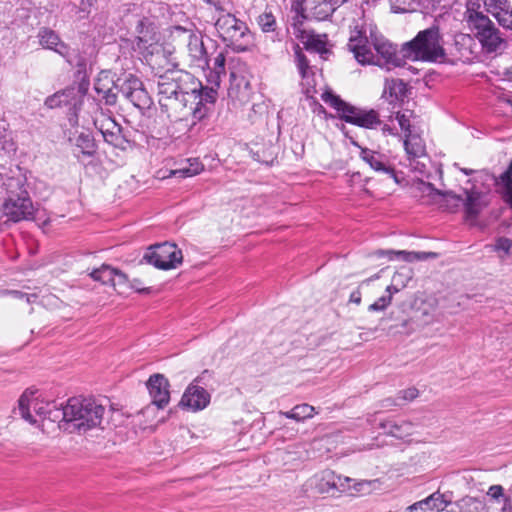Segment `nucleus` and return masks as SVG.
I'll use <instances>...</instances> for the list:
<instances>
[{
  "instance_id": "1",
  "label": "nucleus",
  "mask_w": 512,
  "mask_h": 512,
  "mask_svg": "<svg viewBox=\"0 0 512 512\" xmlns=\"http://www.w3.org/2000/svg\"><path fill=\"white\" fill-rule=\"evenodd\" d=\"M198 86L199 81L192 74L179 69H169L157 79L162 110L171 120L185 122L187 130L201 120V111L198 108H188V102L197 98L195 92Z\"/></svg>"
},
{
  "instance_id": "22",
  "label": "nucleus",
  "mask_w": 512,
  "mask_h": 512,
  "mask_svg": "<svg viewBox=\"0 0 512 512\" xmlns=\"http://www.w3.org/2000/svg\"><path fill=\"white\" fill-rule=\"evenodd\" d=\"M376 254L379 257L386 255L389 260L400 259L405 262L425 261L427 259H435L438 257V254L435 252H410L405 250H379Z\"/></svg>"
},
{
  "instance_id": "3",
  "label": "nucleus",
  "mask_w": 512,
  "mask_h": 512,
  "mask_svg": "<svg viewBox=\"0 0 512 512\" xmlns=\"http://www.w3.org/2000/svg\"><path fill=\"white\" fill-rule=\"evenodd\" d=\"M106 409L94 399L70 398L62 410L52 411V421L59 422V427L70 432L85 433L99 427L105 428Z\"/></svg>"
},
{
  "instance_id": "64",
  "label": "nucleus",
  "mask_w": 512,
  "mask_h": 512,
  "mask_svg": "<svg viewBox=\"0 0 512 512\" xmlns=\"http://www.w3.org/2000/svg\"><path fill=\"white\" fill-rule=\"evenodd\" d=\"M92 1L93 0H82V2H81V9L83 11H86L87 7L92 5Z\"/></svg>"
},
{
  "instance_id": "56",
  "label": "nucleus",
  "mask_w": 512,
  "mask_h": 512,
  "mask_svg": "<svg viewBox=\"0 0 512 512\" xmlns=\"http://www.w3.org/2000/svg\"><path fill=\"white\" fill-rule=\"evenodd\" d=\"M440 0H416V3L419 7L424 9L434 8Z\"/></svg>"
},
{
  "instance_id": "18",
  "label": "nucleus",
  "mask_w": 512,
  "mask_h": 512,
  "mask_svg": "<svg viewBox=\"0 0 512 512\" xmlns=\"http://www.w3.org/2000/svg\"><path fill=\"white\" fill-rule=\"evenodd\" d=\"M451 500L446 499L444 494L435 492L427 498L408 506L405 512H441Z\"/></svg>"
},
{
  "instance_id": "61",
  "label": "nucleus",
  "mask_w": 512,
  "mask_h": 512,
  "mask_svg": "<svg viewBox=\"0 0 512 512\" xmlns=\"http://www.w3.org/2000/svg\"><path fill=\"white\" fill-rule=\"evenodd\" d=\"M502 512H512V499L506 498L502 507Z\"/></svg>"
},
{
  "instance_id": "11",
  "label": "nucleus",
  "mask_w": 512,
  "mask_h": 512,
  "mask_svg": "<svg viewBox=\"0 0 512 512\" xmlns=\"http://www.w3.org/2000/svg\"><path fill=\"white\" fill-rule=\"evenodd\" d=\"M4 215L13 222L32 219L34 207L26 191L9 197L3 204Z\"/></svg>"
},
{
  "instance_id": "5",
  "label": "nucleus",
  "mask_w": 512,
  "mask_h": 512,
  "mask_svg": "<svg viewBox=\"0 0 512 512\" xmlns=\"http://www.w3.org/2000/svg\"><path fill=\"white\" fill-rule=\"evenodd\" d=\"M403 56L412 60L435 62L444 58V48L439 29L431 27L420 31L410 42L403 45Z\"/></svg>"
},
{
  "instance_id": "59",
  "label": "nucleus",
  "mask_w": 512,
  "mask_h": 512,
  "mask_svg": "<svg viewBox=\"0 0 512 512\" xmlns=\"http://www.w3.org/2000/svg\"><path fill=\"white\" fill-rule=\"evenodd\" d=\"M350 302L359 305L361 303V292L359 290H355L350 295Z\"/></svg>"
},
{
  "instance_id": "36",
  "label": "nucleus",
  "mask_w": 512,
  "mask_h": 512,
  "mask_svg": "<svg viewBox=\"0 0 512 512\" xmlns=\"http://www.w3.org/2000/svg\"><path fill=\"white\" fill-rule=\"evenodd\" d=\"M140 86H142V82L137 77L129 75L125 79H120L118 93H122V95L128 100L136 88L138 89Z\"/></svg>"
},
{
  "instance_id": "2",
  "label": "nucleus",
  "mask_w": 512,
  "mask_h": 512,
  "mask_svg": "<svg viewBox=\"0 0 512 512\" xmlns=\"http://www.w3.org/2000/svg\"><path fill=\"white\" fill-rule=\"evenodd\" d=\"M370 39L376 51L373 53L368 45L369 40L366 30L358 24L351 30L348 48L353 53L354 58L361 65H377L390 70L392 67H401L403 60L397 55L396 46L387 41L384 37L376 35L370 30Z\"/></svg>"
},
{
  "instance_id": "40",
  "label": "nucleus",
  "mask_w": 512,
  "mask_h": 512,
  "mask_svg": "<svg viewBox=\"0 0 512 512\" xmlns=\"http://www.w3.org/2000/svg\"><path fill=\"white\" fill-rule=\"evenodd\" d=\"M225 56L223 53H219L214 58V67L213 71L211 72V82L215 83L216 87H219L220 85V78L221 76L225 75Z\"/></svg>"
},
{
  "instance_id": "51",
  "label": "nucleus",
  "mask_w": 512,
  "mask_h": 512,
  "mask_svg": "<svg viewBox=\"0 0 512 512\" xmlns=\"http://www.w3.org/2000/svg\"><path fill=\"white\" fill-rule=\"evenodd\" d=\"M258 24L262 27L264 32L273 31L275 18L272 14L265 13L263 16L259 17Z\"/></svg>"
},
{
  "instance_id": "45",
  "label": "nucleus",
  "mask_w": 512,
  "mask_h": 512,
  "mask_svg": "<svg viewBox=\"0 0 512 512\" xmlns=\"http://www.w3.org/2000/svg\"><path fill=\"white\" fill-rule=\"evenodd\" d=\"M104 140L112 145L115 148H125V144L127 143L126 139L122 135V130L119 131H110L102 135Z\"/></svg>"
},
{
  "instance_id": "6",
  "label": "nucleus",
  "mask_w": 512,
  "mask_h": 512,
  "mask_svg": "<svg viewBox=\"0 0 512 512\" xmlns=\"http://www.w3.org/2000/svg\"><path fill=\"white\" fill-rule=\"evenodd\" d=\"M62 410L54 401L43 398L37 390L27 389L19 398L18 411L21 417L30 424L37 425L44 420L52 421V411Z\"/></svg>"
},
{
  "instance_id": "31",
  "label": "nucleus",
  "mask_w": 512,
  "mask_h": 512,
  "mask_svg": "<svg viewBox=\"0 0 512 512\" xmlns=\"http://www.w3.org/2000/svg\"><path fill=\"white\" fill-rule=\"evenodd\" d=\"M404 148L410 158H419L425 154V145L423 140L412 133L406 134Z\"/></svg>"
},
{
  "instance_id": "7",
  "label": "nucleus",
  "mask_w": 512,
  "mask_h": 512,
  "mask_svg": "<svg viewBox=\"0 0 512 512\" xmlns=\"http://www.w3.org/2000/svg\"><path fill=\"white\" fill-rule=\"evenodd\" d=\"M321 97L327 105L336 109L340 117L347 123L367 129H372L381 123L379 114L373 109L365 110L351 106L328 91L324 92Z\"/></svg>"
},
{
  "instance_id": "52",
  "label": "nucleus",
  "mask_w": 512,
  "mask_h": 512,
  "mask_svg": "<svg viewBox=\"0 0 512 512\" xmlns=\"http://www.w3.org/2000/svg\"><path fill=\"white\" fill-rule=\"evenodd\" d=\"M128 285H129V280H128L127 275L124 274L123 272H121L120 270L115 269V276L113 278L112 286L114 288H116V287L123 288V287H128Z\"/></svg>"
},
{
  "instance_id": "30",
  "label": "nucleus",
  "mask_w": 512,
  "mask_h": 512,
  "mask_svg": "<svg viewBox=\"0 0 512 512\" xmlns=\"http://www.w3.org/2000/svg\"><path fill=\"white\" fill-rule=\"evenodd\" d=\"M406 93V85L402 80L398 79H386L384 91L382 94L383 98H390V102H394Z\"/></svg>"
},
{
  "instance_id": "4",
  "label": "nucleus",
  "mask_w": 512,
  "mask_h": 512,
  "mask_svg": "<svg viewBox=\"0 0 512 512\" xmlns=\"http://www.w3.org/2000/svg\"><path fill=\"white\" fill-rule=\"evenodd\" d=\"M469 186L463 188V194L457 195L453 191H440L435 189L430 183H421V190L430 195L433 200L441 197L448 207H458L461 203L464 207L465 220L474 225L479 214L489 205V195L479 190L474 184L468 181Z\"/></svg>"
},
{
  "instance_id": "26",
  "label": "nucleus",
  "mask_w": 512,
  "mask_h": 512,
  "mask_svg": "<svg viewBox=\"0 0 512 512\" xmlns=\"http://www.w3.org/2000/svg\"><path fill=\"white\" fill-rule=\"evenodd\" d=\"M306 8L308 15L317 20H325L334 12L329 0H307Z\"/></svg>"
},
{
  "instance_id": "49",
  "label": "nucleus",
  "mask_w": 512,
  "mask_h": 512,
  "mask_svg": "<svg viewBox=\"0 0 512 512\" xmlns=\"http://www.w3.org/2000/svg\"><path fill=\"white\" fill-rule=\"evenodd\" d=\"M498 23L507 29H512V8L508 3L504 11H502L496 18Z\"/></svg>"
},
{
  "instance_id": "58",
  "label": "nucleus",
  "mask_w": 512,
  "mask_h": 512,
  "mask_svg": "<svg viewBox=\"0 0 512 512\" xmlns=\"http://www.w3.org/2000/svg\"><path fill=\"white\" fill-rule=\"evenodd\" d=\"M382 132H383L384 135H392V136H397L398 135L396 129L391 127L388 124H384L382 126Z\"/></svg>"
},
{
  "instance_id": "15",
  "label": "nucleus",
  "mask_w": 512,
  "mask_h": 512,
  "mask_svg": "<svg viewBox=\"0 0 512 512\" xmlns=\"http://www.w3.org/2000/svg\"><path fill=\"white\" fill-rule=\"evenodd\" d=\"M152 403L158 408L165 407L170 400L169 382L162 374H154L147 381Z\"/></svg>"
},
{
  "instance_id": "29",
  "label": "nucleus",
  "mask_w": 512,
  "mask_h": 512,
  "mask_svg": "<svg viewBox=\"0 0 512 512\" xmlns=\"http://www.w3.org/2000/svg\"><path fill=\"white\" fill-rule=\"evenodd\" d=\"M455 508L450 512H484L486 509L485 503L476 497L466 496L458 500L454 504Z\"/></svg>"
},
{
  "instance_id": "38",
  "label": "nucleus",
  "mask_w": 512,
  "mask_h": 512,
  "mask_svg": "<svg viewBox=\"0 0 512 512\" xmlns=\"http://www.w3.org/2000/svg\"><path fill=\"white\" fill-rule=\"evenodd\" d=\"M76 147L87 156H92L96 151L94 139L90 134L82 133L76 139Z\"/></svg>"
},
{
  "instance_id": "32",
  "label": "nucleus",
  "mask_w": 512,
  "mask_h": 512,
  "mask_svg": "<svg viewBox=\"0 0 512 512\" xmlns=\"http://www.w3.org/2000/svg\"><path fill=\"white\" fill-rule=\"evenodd\" d=\"M316 413L315 407L309 405V404H299L294 406L290 411L286 412H280V415L293 419L295 421H304L306 419L312 418L314 414Z\"/></svg>"
},
{
  "instance_id": "17",
  "label": "nucleus",
  "mask_w": 512,
  "mask_h": 512,
  "mask_svg": "<svg viewBox=\"0 0 512 512\" xmlns=\"http://www.w3.org/2000/svg\"><path fill=\"white\" fill-rule=\"evenodd\" d=\"M80 102V90L76 87H68L47 97L44 104L49 109H55L64 106L76 108Z\"/></svg>"
},
{
  "instance_id": "44",
  "label": "nucleus",
  "mask_w": 512,
  "mask_h": 512,
  "mask_svg": "<svg viewBox=\"0 0 512 512\" xmlns=\"http://www.w3.org/2000/svg\"><path fill=\"white\" fill-rule=\"evenodd\" d=\"M391 9L395 13H405L416 10V0H390Z\"/></svg>"
},
{
  "instance_id": "62",
  "label": "nucleus",
  "mask_w": 512,
  "mask_h": 512,
  "mask_svg": "<svg viewBox=\"0 0 512 512\" xmlns=\"http://www.w3.org/2000/svg\"><path fill=\"white\" fill-rule=\"evenodd\" d=\"M348 0H329V2L331 3V6L332 8L335 10L337 7L341 6L342 4H344L345 2H347Z\"/></svg>"
},
{
  "instance_id": "33",
  "label": "nucleus",
  "mask_w": 512,
  "mask_h": 512,
  "mask_svg": "<svg viewBox=\"0 0 512 512\" xmlns=\"http://www.w3.org/2000/svg\"><path fill=\"white\" fill-rule=\"evenodd\" d=\"M306 1L307 0H292L291 11L294 13L292 17L293 30L301 28L304 24V20L308 17V15L305 14V12H307Z\"/></svg>"
},
{
  "instance_id": "53",
  "label": "nucleus",
  "mask_w": 512,
  "mask_h": 512,
  "mask_svg": "<svg viewBox=\"0 0 512 512\" xmlns=\"http://www.w3.org/2000/svg\"><path fill=\"white\" fill-rule=\"evenodd\" d=\"M418 396L416 388H408L400 392V397L405 401H412Z\"/></svg>"
},
{
  "instance_id": "55",
  "label": "nucleus",
  "mask_w": 512,
  "mask_h": 512,
  "mask_svg": "<svg viewBox=\"0 0 512 512\" xmlns=\"http://www.w3.org/2000/svg\"><path fill=\"white\" fill-rule=\"evenodd\" d=\"M487 494L493 499H499L503 496V487L500 485H493L489 488Z\"/></svg>"
},
{
  "instance_id": "23",
  "label": "nucleus",
  "mask_w": 512,
  "mask_h": 512,
  "mask_svg": "<svg viewBox=\"0 0 512 512\" xmlns=\"http://www.w3.org/2000/svg\"><path fill=\"white\" fill-rule=\"evenodd\" d=\"M217 88L215 84L211 87H203L199 82V86L196 89L197 98L192 102H188V108H198L201 111V119L206 114L205 103H214L217 98Z\"/></svg>"
},
{
  "instance_id": "34",
  "label": "nucleus",
  "mask_w": 512,
  "mask_h": 512,
  "mask_svg": "<svg viewBox=\"0 0 512 512\" xmlns=\"http://www.w3.org/2000/svg\"><path fill=\"white\" fill-rule=\"evenodd\" d=\"M397 292H399V287H397V285L387 286L385 294L372 303L368 307V310L371 312L385 310L391 304L393 294Z\"/></svg>"
},
{
  "instance_id": "10",
  "label": "nucleus",
  "mask_w": 512,
  "mask_h": 512,
  "mask_svg": "<svg viewBox=\"0 0 512 512\" xmlns=\"http://www.w3.org/2000/svg\"><path fill=\"white\" fill-rule=\"evenodd\" d=\"M232 80V90H236L237 98L240 102L246 103L253 98V72L246 63L237 59L230 72Z\"/></svg>"
},
{
  "instance_id": "20",
  "label": "nucleus",
  "mask_w": 512,
  "mask_h": 512,
  "mask_svg": "<svg viewBox=\"0 0 512 512\" xmlns=\"http://www.w3.org/2000/svg\"><path fill=\"white\" fill-rule=\"evenodd\" d=\"M37 37L39 44L44 49L53 50L63 57L67 56L68 47L63 41H61L60 37L55 31L43 27L39 29Z\"/></svg>"
},
{
  "instance_id": "19",
  "label": "nucleus",
  "mask_w": 512,
  "mask_h": 512,
  "mask_svg": "<svg viewBox=\"0 0 512 512\" xmlns=\"http://www.w3.org/2000/svg\"><path fill=\"white\" fill-rule=\"evenodd\" d=\"M360 158L374 171L385 173L395 178L394 169L389 165L388 159L384 154L368 148H361Z\"/></svg>"
},
{
  "instance_id": "39",
  "label": "nucleus",
  "mask_w": 512,
  "mask_h": 512,
  "mask_svg": "<svg viewBox=\"0 0 512 512\" xmlns=\"http://www.w3.org/2000/svg\"><path fill=\"white\" fill-rule=\"evenodd\" d=\"M128 100L139 109H146L151 105V98L147 91L143 88V85L138 87V89L136 88Z\"/></svg>"
},
{
  "instance_id": "13",
  "label": "nucleus",
  "mask_w": 512,
  "mask_h": 512,
  "mask_svg": "<svg viewBox=\"0 0 512 512\" xmlns=\"http://www.w3.org/2000/svg\"><path fill=\"white\" fill-rule=\"evenodd\" d=\"M469 29L474 33L486 52H496L503 43L498 29L489 18L487 23L484 22L481 26L477 24L469 27Z\"/></svg>"
},
{
  "instance_id": "35",
  "label": "nucleus",
  "mask_w": 512,
  "mask_h": 512,
  "mask_svg": "<svg viewBox=\"0 0 512 512\" xmlns=\"http://www.w3.org/2000/svg\"><path fill=\"white\" fill-rule=\"evenodd\" d=\"M90 276L95 281L112 286L113 278L115 276V268L104 264L100 268L93 270Z\"/></svg>"
},
{
  "instance_id": "27",
  "label": "nucleus",
  "mask_w": 512,
  "mask_h": 512,
  "mask_svg": "<svg viewBox=\"0 0 512 512\" xmlns=\"http://www.w3.org/2000/svg\"><path fill=\"white\" fill-rule=\"evenodd\" d=\"M294 35L299 38L307 48L314 49L317 52L326 51V42L321 36L316 35L312 32L307 31L304 28L294 30Z\"/></svg>"
},
{
  "instance_id": "12",
  "label": "nucleus",
  "mask_w": 512,
  "mask_h": 512,
  "mask_svg": "<svg viewBox=\"0 0 512 512\" xmlns=\"http://www.w3.org/2000/svg\"><path fill=\"white\" fill-rule=\"evenodd\" d=\"M215 28L224 41L230 42L242 38L247 30L246 24L230 13L220 15Z\"/></svg>"
},
{
  "instance_id": "43",
  "label": "nucleus",
  "mask_w": 512,
  "mask_h": 512,
  "mask_svg": "<svg viewBox=\"0 0 512 512\" xmlns=\"http://www.w3.org/2000/svg\"><path fill=\"white\" fill-rule=\"evenodd\" d=\"M482 2L486 11L492 14L495 18L504 11V8H506L509 3L508 0H482Z\"/></svg>"
},
{
  "instance_id": "63",
  "label": "nucleus",
  "mask_w": 512,
  "mask_h": 512,
  "mask_svg": "<svg viewBox=\"0 0 512 512\" xmlns=\"http://www.w3.org/2000/svg\"><path fill=\"white\" fill-rule=\"evenodd\" d=\"M9 294H11L12 296H14L15 298H19V299H22L25 297V295L19 291H10ZM26 301L29 302L30 299L28 296H26Z\"/></svg>"
},
{
  "instance_id": "24",
  "label": "nucleus",
  "mask_w": 512,
  "mask_h": 512,
  "mask_svg": "<svg viewBox=\"0 0 512 512\" xmlns=\"http://www.w3.org/2000/svg\"><path fill=\"white\" fill-rule=\"evenodd\" d=\"M380 428L384 430L385 434L398 439H404L410 436L414 431V425L409 421H401L399 423L384 421L380 423Z\"/></svg>"
},
{
  "instance_id": "25",
  "label": "nucleus",
  "mask_w": 512,
  "mask_h": 512,
  "mask_svg": "<svg viewBox=\"0 0 512 512\" xmlns=\"http://www.w3.org/2000/svg\"><path fill=\"white\" fill-rule=\"evenodd\" d=\"M482 0H467L466 11L464 13V20L468 27L479 24L487 23L488 16L482 11Z\"/></svg>"
},
{
  "instance_id": "46",
  "label": "nucleus",
  "mask_w": 512,
  "mask_h": 512,
  "mask_svg": "<svg viewBox=\"0 0 512 512\" xmlns=\"http://www.w3.org/2000/svg\"><path fill=\"white\" fill-rule=\"evenodd\" d=\"M203 170V165L200 162H195V168H189L188 166H183L179 169L171 170L170 176L175 177H192L198 175Z\"/></svg>"
},
{
  "instance_id": "41",
  "label": "nucleus",
  "mask_w": 512,
  "mask_h": 512,
  "mask_svg": "<svg viewBox=\"0 0 512 512\" xmlns=\"http://www.w3.org/2000/svg\"><path fill=\"white\" fill-rule=\"evenodd\" d=\"M494 95L499 105L505 109V112L512 115V93L503 88H496Z\"/></svg>"
},
{
  "instance_id": "9",
  "label": "nucleus",
  "mask_w": 512,
  "mask_h": 512,
  "mask_svg": "<svg viewBox=\"0 0 512 512\" xmlns=\"http://www.w3.org/2000/svg\"><path fill=\"white\" fill-rule=\"evenodd\" d=\"M351 481V478L336 475L332 470H324L311 477L307 487L319 494L343 492L350 488Z\"/></svg>"
},
{
  "instance_id": "60",
  "label": "nucleus",
  "mask_w": 512,
  "mask_h": 512,
  "mask_svg": "<svg viewBox=\"0 0 512 512\" xmlns=\"http://www.w3.org/2000/svg\"><path fill=\"white\" fill-rule=\"evenodd\" d=\"M141 281L138 279H134L132 282H129V285L132 289H135L136 291H144L145 289L141 287Z\"/></svg>"
},
{
  "instance_id": "48",
  "label": "nucleus",
  "mask_w": 512,
  "mask_h": 512,
  "mask_svg": "<svg viewBox=\"0 0 512 512\" xmlns=\"http://www.w3.org/2000/svg\"><path fill=\"white\" fill-rule=\"evenodd\" d=\"M411 272L409 270L398 271L392 277L391 285H397L399 291L406 287L408 281L411 279Z\"/></svg>"
},
{
  "instance_id": "28",
  "label": "nucleus",
  "mask_w": 512,
  "mask_h": 512,
  "mask_svg": "<svg viewBox=\"0 0 512 512\" xmlns=\"http://www.w3.org/2000/svg\"><path fill=\"white\" fill-rule=\"evenodd\" d=\"M138 46L140 44L151 45L156 40V26L149 19H142L136 27Z\"/></svg>"
},
{
  "instance_id": "50",
  "label": "nucleus",
  "mask_w": 512,
  "mask_h": 512,
  "mask_svg": "<svg viewBox=\"0 0 512 512\" xmlns=\"http://www.w3.org/2000/svg\"><path fill=\"white\" fill-rule=\"evenodd\" d=\"M395 119L398 121V124L401 130L406 134H411V124H410V116L405 112H396Z\"/></svg>"
},
{
  "instance_id": "16",
  "label": "nucleus",
  "mask_w": 512,
  "mask_h": 512,
  "mask_svg": "<svg viewBox=\"0 0 512 512\" xmlns=\"http://www.w3.org/2000/svg\"><path fill=\"white\" fill-rule=\"evenodd\" d=\"M210 403V394L202 387L189 385L185 390L180 405L191 411L203 410Z\"/></svg>"
},
{
  "instance_id": "42",
  "label": "nucleus",
  "mask_w": 512,
  "mask_h": 512,
  "mask_svg": "<svg viewBox=\"0 0 512 512\" xmlns=\"http://www.w3.org/2000/svg\"><path fill=\"white\" fill-rule=\"evenodd\" d=\"M95 125L98 127L101 134L108 133L110 131H119L122 130L120 125H118L112 118L107 116H102L101 118H97L95 120Z\"/></svg>"
},
{
  "instance_id": "47",
  "label": "nucleus",
  "mask_w": 512,
  "mask_h": 512,
  "mask_svg": "<svg viewBox=\"0 0 512 512\" xmlns=\"http://www.w3.org/2000/svg\"><path fill=\"white\" fill-rule=\"evenodd\" d=\"M380 486V481L378 479L374 480H361L359 482L354 483V490L357 492L368 493L373 489H376Z\"/></svg>"
},
{
  "instance_id": "21",
  "label": "nucleus",
  "mask_w": 512,
  "mask_h": 512,
  "mask_svg": "<svg viewBox=\"0 0 512 512\" xmlns=\"http://www.w3.org/2000/svg\"><path fill=\"white\" fill-rule=\"evenodd\" d=\"M187 49L193 65L200 68L207 65V52L200 36L189 34Z\"/></svg>"
},
{
  "instance_id": "14",
  "label": "nucleus",
  "mask_w": 512,
  "mask_h": 512,
  "mask_svg": "<svg viewBox=\"0 0 512 512\" xmlns=\"http://www.w3.org/2000/svg\"><path fill=\"white\" fill-rule=\"evenodd\" d=\"M119 82L120 79L115 80L111 72H100L94 84L99 99L105 101L108 105H114L117 101Z\"/></svg>"
},
{
  "instance_id": "37",
  "label": "nucleus",
  "mask_w": 512,
  "mask_h": 512,
  "mask_svg": "<svg viewBox=\"0 0 512 512\" xmlns=\"http://www.w3.org/2000/svg\"><path fill=\"white\" fill-rule=\"evenodd\" d=\"M512 249V240L506 237H499L493 244V251L497 253L500 261L504 262L510 255Z\"/></svg>"
},
{
  "instance_id": "54",
  "label": "nucleus",
  "mask_w": 512,
  "mask_h": 512,
  "mask_svg": "<svg viewBox=\"0 0 512 512\" xmlns=\"http://www.w3.org/2000/svg\"><path fill=\"white\" fill-rule=\"evenodd\" d=\"M297 61H298V69H299L300 73L302 74V76L304 77L306 74V69L309 66L308 61H307L306 57L301 53L297 54Z\"/></svg>"
},
{
  "instance_id": "57",
  "label": "nucleus",
  "mask_w": 512,
  "mask_h": 512,
  "mask_svg": "<svg viewBox=\"0 0 512 512\" xmlns=\"http://www.w3.org/2000/svg\"><path fill=\"white\" fill-rule=\"evenodd\" d=\"M6 132L7 131H6L5 125L4 124H0V146L3 149L6 148V146H5V144L7 142V140H6L7 133Z\"/></svg>"
},
{
  "instance_id": "8",
  "label": "nucleus",
  "mask_w": 512,
  "mask_h": 512,
  "mask_svg": "<svg viewBox=\"0 0 512 512\" xmlns=\"http://www.w3.org/2000/svg\"><path fill=\"white\" fill-rule=\"evenodd\" d=\"M143 260L162 270L177 268L183 260L181 250L173 243H162L151 246L144 254Z\"/></svg>"
}]
</instances>
